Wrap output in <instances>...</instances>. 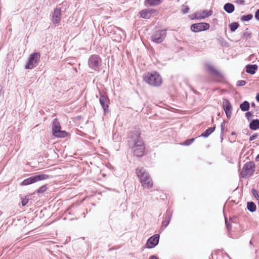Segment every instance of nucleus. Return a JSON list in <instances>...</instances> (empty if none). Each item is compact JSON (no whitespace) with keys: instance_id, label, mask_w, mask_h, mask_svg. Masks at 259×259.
<instances>
[{"instance_id":"obj_1","label":"nucleus","mask_w":259,"mask_h":259,"mask_svg":"<svg viewBox=\"0 0 259 259\" xmlns=\"http://www.w3.org/2000/svg\"><path fill=\"white\" fill-rule=\"evenodd\" d=\"M144 80L152 87H159L162 82V79L159 73L156 72H147L143 76Z\"/></svg>"},{"instance_id":"obj_2","label":"nucleus","mask_w":259,"mask_h":259,"mask_svg":"<svg viewBox=\"0 0 259 259\" xmlns=\"http://www.w3.org/2000/svg\"><path fill=\"white\" fill-rule=\"evenodd\" d=\"M136 172L138 177L140 179V182L142 187L148 189L152 187V180L149 174L146 172L144 168H138L136 169Z\"/></svg>"},{"instance_id":"obj_3","label":"nucleus","mask_w":259,"mask_h":259,"mask_svg":"<svg viewBox=\"0 0 259 259\" xmlns=\"http://www.w3.org/2000/svg\"><path fill=\"white\" fill-rule=\"evenodd\" d=\"M129 146H143L144 142L140 137V131L135 130L128 133L127 137Z\"/></svg>"},{"instance_id":"obj_4","label":"nucleus","mask_w":259,"mask_h":259,"mask_svg":"<svg viewBox=\"0 0 259 259\" xmlns=\"http://www.w3.org/2000/svg\"><path fill=\"white\" fill-rule=\"evenodd\" d=\"M52 133L54 136L58 138H64L67 136V133L61 130V126L57 119H54L52 123Z\"/></svg>"},{"instance_id":"obj_5","label":"nucleus","mask_w":259,"mask_h":259,"mask_svg":"<svg viewBox=\"0 0 259 259\" xmlns=\"http://www.w3.org/2000/svg\"><path fill=\"white\" fill-rule=\"evenodd\" d=\"M101 64V59L98 55H92L89 59L88 65L95 71L100 70Z\"/></svg>"},{"instance_id":"obj_6","label":"nucleus","mask_w":259,"mask_h":259,"mask_svg":"<svg viewBox=\"0 0 259 259\" xmlns=\"http://www.w3.org/2000/svg\"><path fill=\"white\" fill-rule=\"evenodd\" d=\"M254 164L253 162H246L242 168V171L241 173V177L243 178L250 177L254 173Z\"/></svg>"},{"instance_id":"obj_7","label":"nucleus","mask_w":259,"mask_h":259,"mask_svg":"<svg viewBox=\"0 0 259 259\" xmlns=\"http://www.w3.org/2000/svg\"><path fill=\"white\" fill-rule=\"evenodd\" d=\"M40 55L39 53L35 52L31 54L28 59V62L25 65V68L31 69L35 67L37 64V61L40 59Z\"/></svg>"},{"instance_id":"obj_8","label":"nucleus","mask_w":259,"mask_h":259,"mask_svg":"<svg viewBox=\"0 0 259 259\" xmlns=\"http://www.w3.org/2000/svg\"><path fill=\"white\" fill-rule=\"evenodd\" d=\"M166 35V30H159L153 33L151 36V38L152 41L154 42L160 44L163 41Z\"/></svg>"},{"instance_id":"obj_9","label":"nucleus","mask_w":259,"mask_h":259,"mask_svg":"<svg viewBox=\"0 0 259 259\" xmlns=\"http://www.w3.org/2000/svg\"><path fill=\"white\" fill-rule=\"evenodd\" d=\"M210 25L205 22H200L193 24L191 26V30L194 32L205 31L209 28Z\"/></svg>"},{"instance_id":"obj_10","label":"nucleus","mask_w":259,"mask_h":259,"mask_svg":"<svg viewBox=\"0 0 259 259\" xmlns=\"http://www.w3.org/2000/svg\"><path fill=\"white\" fill-rule=\"evenodd\" d=\"M159 241V235L155 234L147 240L146 246L148 248H153L158 244Z\"/></svg>"},{"instance_id":"obj_11","label":"nucleus","mask_w":259,"mask_h":259,"mask_svg":"<svg viewBox=\"0 0 259 259\" xmlns=\"http://www.w3.org/2000/svg\"><path fill=\"white\" fill-rule=\"evenodd\" d=\"M157 13V11L153 9H144L140 12V16L144 19H149L151 16H154Z\"/></svg>"},{"instance_id":"obj_12","label":"nucleus","mask_w":259,"mask_h":259,"mask_svg":"<svg viewBox=\"0 0 259 259\" xmlns=\"http://www.w3.org/2000/svg\"><path fill=\"white\" fill-rule=\"evenodd\" d=\"M223 106L227 118H230L232 115V107L228 99H223Z\"/></svg>"},{"instance_id":"obj_13","label":"nucleus","mask_w":259,"mask_h":259,"mask_svg":"<svg viewBox=\"0 0 259 259\" xmlns=\"http://www.w3.org/2000/svg\"><path fill=\"white\" fill-rule=\"evenodd\" d=\"M212 14L211 10H203L201 12H198L194 14V18L196 19H203L205 18L210 16Z\"/></svg>"},{"instance_id":"obj_14","label":"nucleus","mask_w":259,"mask_h":259,"mask_svg":"<svg viewBox=\"0 0 259 259\" xmlns=\"http://www.w3.org/2000/svg\"><path fill=\"white\" fill-rule=\"evenodd\" d=\"M131 152L138 157H142L144 154L145 147H131Z\"/></svg>"},{"instance_id":"obj_15","label":"nucleus","mask_w":259,"mask_h":259,"mask_svg":"<svg viewBox=\"0 0 259 259\" xmlns=\"http://www.w3.org/2000/svg\"><path fill=\"white\" fill-rule=\"evenodd\" d=\"M61 9L56 8L54 10L53 14L52 21L53 23L59 24L61 20Z\"/></svg>"},{"instance_id":"obj_16","label":"nucleus","mask_w":259,"mask_h":259,"mask_svg":"<svg viewBox=\"0 0 259 259\" xmlns=\"http://www.w3.org/2000/svg\"><path fill=\"white\" fill-rule=\"evenodd\" d=\"M109 101V99L107 97L104 95H101L99 99V102L102 106L103 109L104 110V112H106L108 111V102Z\"/></svg>"},{"instance_id":"obj_17","label":"nucleus","mask_w":259,"mask_h":259,"mask_svg":"<svg viewBox=\"0 0 259 259\" xmlns=\"http://www.w3.org/2000/svg\"><path fill=\"white\" fill-rule=\"evenodd\" d=\"M257 65L254 64H248L246 66V71L247 73L250 74H254L255 73L256 70L257 69Z\"/></svg>"},{"instance_id":"obj_18","label":"nucleus","mask_w":259,"mask_h":259,"mask_svg":"<svg viewBox=\"0 0 259 259\" xmlns=\"http://www.w3.org/2000/svg\"><path fill=\"white\" fill-rule=\"evenodd\" d=\"M172 217V213L171 212H167L166 216L165 217L164 221L162 223V227L165 228L169 224Z\"/></svg>"},{"instance_id":"obj_19","label":"nucleus","mask_w":259,"mask_h":259,"mask_svg":"<svg viewBox=\"0 0 259 259\" xmlns=\"http://www.w3.org/2000/svg\"><path fill=\"white\" fill-rule=\"evenodd\" d=\"M161 0H145V5L146 6H155L159 5L161 4Z\"/></svg>"},{"instance_id":"obj_20","label":"nucleus","mask_w":259,"mask_h":259,"mask_svg":"<svg viewBox=\"0 0 259 259\" xmlns=\"http://www.w3.org/2000/svg\"><path fill=\"white\" fill-rule=\"evenodd\" d=\"M215 130V127H210L203 132L198 137H208Z\"/></svg>"},{"instance_id":"obj_21","label":"nucleus","mask_w":259,"mask_h":259,"mask_svg":"<svg viewBox=\"0 0 259 259\" xmlns=\"http://www.w3.org/2000/svg\"><path fill=\"white\" fill-rule=\"evenodd\" d=\"M225 11L228 13H231L234 11V6L231 3H227L224 6Z\"/></svg>"},{"instance_id":"obj_22","label":"nucleus","mask_w":259,"mask_h":259,"mask_svg":"<svg viewBox=\"0 0 259 259\" xmlns=\"http://www.w3.org/2000/svg\"><path fill=\"white\" fill-rule=\"evenodd\" d=\"M249 127L252 130H256L259 128V120H253L249 124Z\"/></svg>"},{"instance_id":"obj_23","label":"nucleus","mask_w":259,"mask_h":259,"mask_svg":"<svg viewBox=\"0 0 259 259\" xmlns=\"http://www.w3.org/2000/svg\"><path fill=\"white\" fill-rule=\"evenodd\" d=\"M35 182L46 180L49 178V176L45 174H40L38 175L33 176Z\"/></svg>"},{"instance_id":"obj_24","label":"nucleus","mask_w":259,"mask_h":259,"mask_svg":"<svg viewBox=\"0 0 259 259\" xmlns=\"http://www.w3.org/2000/svg\"><path fill=\"white\" fill-rule=\"evenodd\" d=\"M249 103L248 101H244L240 105V108L242 111H247L249 109Z\"/></svg>"},{"instance_id":"obj_25","label":"nucleus","mask_w":259,"mask_h":259,"mask_svg":"<svg viewBox=\"0 0 259 259\" xmlns=\"http://www.w3.org/2000/svg\"><path fill=\"white\" fill-rule=\"evenodd\" d=\"M35 183L33 176L30 177L24 180L21 183L22 185L26 186L32 183Z\"/></svg>"},{"instance_id":"obj_26","label":"nucleus","mask_w":259,"mask_h":259,"mask_svg":"<svg viewBox=\"0 0 259 259\" xmlns=\"http://www.w3.org/2000/svg\"><path fill=\"white\" fill-rule=\"evenodd\" d=\"M247 208L249 211L253 212L256 210V205L253 202H248L247 203Z\"/></svg>"},{"instance_id":"obj_27","label":"nucleus","mask_w":259,"mask_h":259,"mask_svg":"<svg viewBox=\"0 0 259 259\" xmlns=\"http://www.w3.org/2000/svg\"><path fill=\"white\" fill-rule=\"evenodd\" d=\"M239 27V24L237 22H234L229 25V28L231 31L234 32Z\"/></svg>"},{"instance_id":"obj_28","label":"nucleus","mask_w":259,"mask_h":259,"mask_svg":"<svg viewBox=\"0 0 259 259\" xmlns=\"http://www.w3.org/2000/svg\"><path fill=\"white\" fill-rule=\"evenodd\" d=\"M207 70L211 73L213 74H218L219 72L216 70V69L211 65L207 66Z\"/></svg>"},{"instance_id":"obj_29","label":"nucleus","mask_w":259,"mask_h":259,"mask_svg":"<svg viewBox=\"0 0 259 259\" xmlns=\"http://www.w3.org/2000/svg\"><path fill=\"white\" fill-rule=\"evenodd\" d=\"M197 138H192L191 139H188L186 140L184 143H181L180 144L182 146H189L194 141V140L197 139Z\"/></svg>"},{"instance_id":"obj_30","label":"nucleus","mask_w":259,"mask_h":259,"mask_svg":"<svg viewBox=\"0 0 259 259\" xmlns=\"http://www.w3.org/2000/svg\"><path fill=\"white\" fill-rule=\"evenodd\" d=\"M252 18V15L251 14H248L247 15L243 16L241 18V20L243 21H248L250 20Z\"/></svg>"},{"instance_id":"obj_31","label":"nucleus","mask_w":259,"mask_h":259,"mask_svg":"<svg viewBox=\"0 0 259 259\" xmlns=\"http://www.w3.org/2000/svg\"><path fill=\"white\" fill-rule=\"evenodd\" d=\"M189 10V8L187 5H183L181 11L183 14L188 13Z\"/></svg>"},{"instance_id":"obj_32","label":"nucleus","mask_w":259,"mask_h":259,"mask_svg":"<svg viewBox=\"0 0 259 259\" xmlns=\"http://www.w3.org/2000/svg\"><path fill=\"white\" fill-rule=\"evenodd\" d=\"M47 189L46 186H42L39 188L37 190V193H42L45 192Z\"/></svg>"},{"instance_id":"obj_33","label":"nucleus","mask_w":259,"mask_h":259,"mask_svg":"<svg viewBox=\"0 0 259 259\" xmlns=\"http://www.w3.org/2000/svg\"><path fill=\"white\" fill-rule=\"evenodd\" d=\"M245 84H246V81L243 80H238L237 82V85L240 86V87L243 86V85H245Z\"/></svg>"},{"instance_id":"obj_34","label":"nucleus","mask_w":259,"mask_h":259,"mask_svg":"<svg viewBox=\"0 0 259 259\" xmlns=\"http://www.w3.org/2000/svg\"><path fill=\"white\" fill-rule=\"evenodd\" d=\"M225 224H226V227H227V229L228 231V232H230V231L231 230V225L228 223L227 220L226 219H225Z\"/></svg>"},{"instance_id":"obj_35","label":"nucleus","mask_w":259,"mask_h":259,"mask_svg":"<svg viewBox=\"0 0 259 259\" xmlns=\"http://www.w3.org/2000/svg\"><path fill=\"white\" fill-rule=\"evenodd\" d=\"M253 194L254 197L258 200H259V195L258 194L257 191L255 190H253Z\"/></svg>"},{"instance_id":"obj_36","label":"nucleus","mask_w":259,"mask_h":259,"mask_svg":"<svg viewBox=\"0 0 259 259\" xmlns=\"http://www.w3.org/2000/svg\"><path fill=\"white\" fill-rule=\"evenodd\" d=\"M28 202V199H27V198L23 199L21 201V203H22V206L26 205Z\"/></svg>"},{"instance_id":"obj_37","label":"nucleus","mask_w":259,"mask_h":259,"mask_svg":"<svg viewBox=\"0 0 259 259\" xmlns=\"http://www.w3.org/2000/svg\"><path fill=\"white\" fill-rule=\"evenodd\" d=\"M253 116H252V114L251 112H247L245 113V117L248 119H249V118L250 117H252Z\"/></svg>"},{"instance_id":"obj_38","label":"nucleus","mask_w":259,"mask_h":259,"mask_svg":"<svg viewBox=\"0 0 259 259\" xmlns=\"http://www.w3.org/2000/svg\"><path fill=\"white\" fill-rule=\"evenodd\" d=\"M254 17L257 20L259 21V9L256 11Z\"/></svg>"},{"instance_id":"obj_39","label":"nucleus","mask_w":259,"mask_h":259,"mask_svg":"<svg viewBox=\"0 0 259 259\" xmlns=\"http://www.w3.org/2000/svg\"><path fill=\"white\" fill-rule=\"evenodd\" d=\"M244 36H246L247 37H250L251 35H250V34L246 32V33H244Z\"/></svg>"},{"instance_id":"obj_40","label":"nucleus","mask_w":259,"mask_h":259,"mask_svg":"<svg viewBox=\"0 0 259 259\" xmlns=\"http://www.w3.org/2000/svg\"><path fill=\"white\" fill-rule=\"evenodd\" d=\"M256 137V136H251L250 138H249V140L250 141H252V140H253L254 139H255V138Z\"/></svg>"},{"instance_id":"obj_41","label":"nucleus","mask_w":259,"mask_h":259,"mask_svg":"<svg viewBox=\"0 0 259 259\" xmlns=\"http://www.w3.org/2000/svg\"><path fill=\"white\" fill-rule=\"evenodd\" d=\"M149 259H158L157 257L155 255H151L150 256Z\"/></svg>"},{"instance_id":"obj_42","label":"nucleus","mask_w":259,"mask_h":259,"mask_svg":"<svg viewBox=\"0 0 259 259\" xmlns=\"http://www.w3.org/2000/svg\"><path fill=\"white\" fill-rule=\"evenodd\" d=\"M256 99L257 102H259V93L257 94Z\"/></svg>"},{"instance_id":"obj_43","label":"nucleus","mask_w":259,"mask_h":259,"mask_svg":"<svg viewBox=\"0 0 259 259\" xmlns=\"http://www.w3.org/2000/svg\"><path fill=\"white\" fill-rule=\"evenodd\" d=\"M256 159L257 160H259V154H258V155L256 156Z\"/></svg>"},{"instance_id":"obj_44","label":"nucleus","mask_w":259,"mask_h":259,"mask_svg":"<svg viewBox=\"0 0 259 259\" xmlns=\"http://www.w3.org/2000/svg\"><path fill=\"white\" fill-rule=\"evenodd\" d=\"M251 106L253 107H255V104L254 103H251Z\"/></svg>"}]
</instances>
